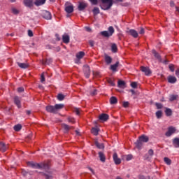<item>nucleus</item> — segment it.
<instances>
[{"mask_svg": "<svg viewBox=\"0 0 179 179\" xmlns=\"http://www.w3.org/2000/svg\"><path fill=\"white\" fill-rule=\"evenodd\" d=\"M27 164L29 167H31L32 169H39L43 170H48L50 169V164L47 162L38 164L34 162H28Z\"/></svg>", "mask_w": 179, "mask_h": 179, "instance_id": "1", "label": "nucleus"}, {"mask_svg": "<svg viewBox=\"0 0 179 179\" xmlns=\"http://www.w3.org/2000/svg\"><path fill=\"white\" fill-rule=\"evenodd\" d=\"M100 8L102 10H108L114 5L113 0H101Z\"/></svg>", "mask_w": 179, "mask_h": 179, "instance_id": "2", "label": "nucleus"}, {"mask_svg": "<svg viewBox=\"0 0 179 179\" xmlns=\"http://www.w3.org/2000/svg\"><path fill=\"white\" fill-rule=\"evenodd\" d=\"M114 31H115V30L114 29V27L110 26L108 28V31H101V34L103 37H111V36L114 34Z\"/></svg>", "mask_w": 179, "mask_h": 179, "instance_id": "3", "label": "nucleus"}, {"mask_svg": "<svg viewBox=\"0 0 179 179\" xmlns=\"http://www.w3.org/2000/svg\"><path fill=\"white\" fill-rule=\"evenodd\" d=\"M40 15L43 19H45L46 20H51V19L52 17L51 15V13H50V11L45 10H43L41 12Z\"/></svg>", "mask_w": 179, "mask_h": 179, "instance_id": "4", "label": "nucleus"}, {"mask_svg": "<svg viewBox=\"0 0 179 179\" xmlns=\"http://www.w3.org/2000/svg\"><path fill=\"white\" fill-rule=\"evenodd\" d=\"M83 72L85 78H87V79H89V78H90V66H89V65L87 64L84 65Z\"/></svg>", "mask_w": 179, "mask_h": 179, "instance_id": "5", "label": "nucleus"}, {"mask_svg": "<svg viewBox=\"0 0 179 179\" xmlns=\"http://www.w3.org/2000/svg\"><path fill=\"white\" fill-rule=\"evenodd\" d=\"M141 71L145 73V76H150V75H152V71L149 67L141 66Z\"/></svg>", "mask_w": 179, "mask_h": 179, "instance_id": "6", "label": "nucleus"}, {"mask_svg": "<svg viewBox=\"0 0 179 179\" xmlns=\"http://www.w3.org/2000/svg\"><path fill=\"white\" fill-rule=\"evenodd\" d=\"M176 133V129L173 127H169L168 131L166 132V136L170 137L173 134Z\"/></svg>", "mask_w": 179, "mask_h": 179, "instance_id": "7", "label": "nucleus"}, {"mask_svg": "<svg viewBox=\"0 0 179 179\" xmlns=\"http://www.w3.org/2000/svg\"><path fill=\"white\" fill-rule=\"evenodd\" d=\"M46 111L48 113H51L52 114H57V111L55 110V106H47L45 108Z\"/></svg>", "mask_w": 179, "mask_h": 179, "instance_id": "8", "label": "nucleus"}, {"mask_svg": "<svg viewBox=\"0 0 179 179\" xmlns=\"http://www.w3.org/2000/svg\"><path fill=\"white\" fill-rule=\"evenodd\" d=\"M23 3L27 8H33L34 6V3L33 0H24Z\"/></svg>", "mask_w": 179, "mask_h": 179, "instance_id": "9", "label": "nucleus"}, {"mask_svg": "<svg viewBox=\"0 0 179 179\" xmlns=\"http://www.w3.org/2000/svg\"><path fill=\"white\" fill-rule=\"evenodd\" d=\"M127 33H128L130 36H131L134 38H138V36H139V34H138V31H136V30L135 29H130L127 31Z\"/></svg>", "mask_w": 179, "mask_h": 179, "instance_id": "10", "label": "nucleus"}, {"mask_svg": "<svg viewBox=\"0 0 179 179\" xmlns=\"http://www.w3.org/2000/svg\"><path fill=\"white\" fill-rule=\"evenodd\" d=\"M113 157L115 164H121V159L118 158V155L117 154V152H115L113 154Z\"/></svg>", "mask_w": 179, "mask_h": 179, "instance_id": "11", "label": "nucleus"}, {"mask_svg": "<svg viewBox=\"0 0 179 179\" xmlns=\"http://www.w3.org/2000/svg\"><path fill=\"white\" fill-rule=\"evenodd\" d=\"M14 103L18 108H22V103L20 102V98H19V96L14 97Z\"/></svg>", "mask_w": 179, "mask_h": 179, "instance_id": "12", "label": "nucleus"}, {"mask_svg": "<svg viewBox=\"0 0 179 179\" xmlns=\"http://www.w3.org/2000/svg\"><path fill=\"white\" fill-rule=\"evenodd\" d=\"M86 8H87V3H86L85 2H80V3L78 5L79 10H85V9H86Z\"/></svg>", "mask_w": 179, "mask_h": 179, "instance_id": "13", "label": "nucleus"}, {"mask_svg": "<svg viewBox=\"0 0 179 179\" xmlns=\"http://www.w3.org/2000/svg\"><path fill=\"white\" fill-rule=\"evenodd\" d=\"M62 127L63 129H64L65 134H68V132H69V130L72 128V127H71L66 124H62Z\"/></svg>", "mask_w": 179, "mask_h": 179, "instance_id": "14", "label": "nucleus"}, {"mask_svg": "<svg viewBox=\"0 0 179 179\" xmlns=\"http://www.w3.org/2000/svg\"><path fill=\"white\" fill-rule=\"evenodd\" d=\"M65 106L63 103H57L55 105V110H56V113L59 111V110H62Z\"/></svg>", "mask_w": 179, "mask_h": 179, "instance_id": "15", "label": "nucleus"}, {"mask_svg": "<svg viewBox=\"0 0 179 179\" xmlns=\"http://www.w3.org/2000/svg\"><path fill=\"white\" fill-rule=\"evenodd\" d=\"M47 0H35L34 4L36 6H41V5H44V3H45V1Z\"/></svg>", "mask_w": 179, "mask_h": 179, "instance_id": "16", "label": "nucleus"}, {"mask_svg": "<svg viewBox=\"0 0 179 179\" xmlns=\"http://www.w3.org/2000/svg\"><path fill=\"white\" fill-rule=\"evenodd\" d=\"M8 149V146H6V144L3 142H0V151L1 152H6V150Z\"/></svg>", "mask_w": 179, "mask_h": 179, "instance_id": "17", "label": "nucleus"}, {"mask_svg": "<svg viewBox=\"0 0 179 179\" xmlns=\"http://www.w3.org/2000/svg\"><path fill=\"white\" fill-rule=\"evenodd\" d=\"M105 62L107 65H110L113 62V58L108 55H105Z\"/></svg>", "mask_w": 179, "mask_h": 179, "instance_id": "18", "label": "nucleus"}, {"mask_svg": "<svg viewBox=\"0 0 179 179\" xmlns=\"http://www.w3.org/2000/svg\"><path fill=\"white\" fill-rule=\"evenodd\" d=\"M62 40H63V43H64L65 44H68L70 41L69 35L68 34L63 35Z\"/></svg>", "mask_w": 179, "mask_h": 179, "instance_id": "19", "label": "nucleus"}, {"mask_svg": "<svg viewBox=\"0 0 179 179\" xmlns=\"http://www.w3.org/2000/svg\"><path fill=\"white\" fill-rule=\"evenodd\" d=\"M65 10L66 13H72V12H73V6H66Z\"/></svg>", "mask_w": 179, "mask_h": 179, "instance_id": "20", "label": "nucleus"}, {"mask_svg": "<svg viewBox=\"0 0 179 179\" xmlns=\"http://www.w3.org/2000/svg\"><path fill=\"white\" fill-rule=\"evenodd\" d=\"M109 116L108 115L106 114V113H103L101 115H99V120L101 121H107V120H108Z\"/></svg>", "mask_w": 179, "mask_h": 179, "instance_id": "21", "label": "nucleus"}, {"mask_svg": "<svg viewBox=\"0 0 179 179\" xmlns=\"http://www.w3.org/2000/svg\"><path fill=\"white\" fill-rule=\"evenodd\" d=\"M168 82H169V83L174 84V83H176V82H177V78L174 76H169L168 77Z\"/></svg>", "mask_w": 179, "mask_h": 179, "instance_id": "22", "label": "nucleus"}, {"mask_svg": "<svg viewBox=\"0 0 179 179\" xmlns=\"http://www.w3.org/2000/svg\"><path fill=\"white\" fill-rule=\"evenodd\" d=\"M165 114L166 117H171L173 115V110L169 108H165Z\"/></svg>", "mask_w": 179, "mask_h": 179, "instance_id": "23", "label": "nucleus"}, {"mask_svg": "<svg viewBox=\"0 0 179 179\" xmlns=\"http://www.w3.org/2000/svg\"><path fill=\"white\" fill-rule=\"evenodd\" d=\"M52 63V59L49 58L46 59V60H42L41 64L42 65H50V64Z\"/></svg>", "mask_w": 179, "mask_h": 179, "instance_id": "24", "label": "nucleus"}, {"mask_svg": "<svg viewBox=\"0 0 179 179\" xmlns=\"http://www.w3.org/2000/svg\"><path fill=\"white\" fill-rule=\"evenodd\" d=\"M118 65H120V62H117L115 64L110 66V69L113 72H117V69L118 68Z\"/></svg>", "mask_w": 179, "mask_h": 179, "instance_id": "25", "label": "nucleus"}, {"mask_svg": "<svg viewBox=\"0 0 179 179\" xmlns=\"http://www.w3.org/2000/svg\"><path fill=\"white\" fill-rule=\"evenodd\" d=\"M17 64L18 65L19 67H20L22 69H26L27 68H29V64L26 63H20V62H17Z\"/></svg>", "mask_w": 179, "mask_h": 179, "instance_id": "26", "label": "nucleus"}, {"mask_svg": "<svg viewBox=\"0 0 179 179\" xmlns=\"http://www.w3.org/2000/svg\"><path fill=\"white\" fill-rule=\"evenodd\" d=\"M139 140H141L142 142L147 143L149 142V137L145 135H142L139 137Z\"/></svg>", "mask_w": 179, "mask_h": 179, "instance_id": "27", "label": "nucleus"}, {"mask_svg": "<svg viewBox=\"0 0 179 179\" xmlns=\"http://www.w3.org/2000/svg\"><path fill=\"white\" fill-rule=\"evenodd\" d=\"M99 157L102 163H104V162H106V155H104V153H103L102 152H99Z\"/></svg>", "mask_w": 179, "mask_h": 179, "instance_id": "28", "label": "nucleus"}, {"mask_svg": "<svg viewBox=\"0 0 179 179\" xmlns=\"http://www.w3.org/2000/svg\"><path fill=\"white\" fill-rule=\"evenodd\" d=\"M135 145L137 149H142V146H143V142L139 139L135 143Z\"/></svg>", "mask_w": 179, "mask_h": 179, "instance_id": "29", "label": "nucleus"}, {"mask_svg": "<svg viewBox=\"0 0 179 179\" xmlns=\"http://www.w3.org/2000/svg\"><path fill=\"white\" fill-rule=\"evenodd\" d=\"M173 145L174 148H179V138H175L173 140Z\"/></svg>", "mask_w": 179, "mask_h": 179, "instance_id": "30", "label": "nucleus"}, {"mask_svg": "<svg viewBox=\"0 0 179 179\" xmlns=\"http://www.w3.org/2000/svg\"><path fill=\"white\" fill-rule=\"evenodd\" d=\"M94 143L98 149H104V144L103 143H100L99 141H96Z\"/></svg>", "mask_w": 179, "mask_h": 179, "instance_id": "31", "label": "nucleus"}, {"mask_svg": "<svg viewBox=\"0 0 179 179\" xmlns=\"http://www.w3.org/2000/svg\"><path fill=\"white\" fill-rule=\"evenodd\" d=\"M117 86L118 87H122V89L125 88V82L121 80H119L117 82Z\"/></svg>", "mask_w": 179, "mask_h": 179, "instance_id": "32", "label": "nucleus"}, {"mask_svg": "<svg viewBox=\"0 0 179 179\" xmlns=\"http://www.w3.org/2000/svg\"><path fill=\"white\" fill-rule=\"evenodd\" d=\"M110 104H117V103H118V99H117V97L115 96H112L110 99Z\"/></svg>", "mask_w": 179, "mask_h": 179, "instance_id": "33", "label": "nucleus"}, {"mask_svg": "<svg viewBox=\"0 0 179 179\" xmlns=\"http://www.w3.org/2000/svg\"><path fill=\"white\" fill-rule=\"evenodd\" d=\"M152 53L153 54L154 57L157 58V59H162L160 55L159 54V52H157L155 50H152Z\"/></svg>", "mask_w": 179, "mask_h": 179, "instance_id": "34", "label": "nucleus"}, {"mask_svg": "<svg viewBox=\"0 0 179 179\" xmlns=\"http://www.w3.org/2000/svg\"><path fill=\"white\" fill-rule=\"evenodd\" d=\"M92 12L94 13V16H97V15L100 13V9L99 8V7H94L92 10Z\"/></svg>", "mask_w": 179, "mask_h": 179, "instance_id": "35", "label": "nucleus"}, {"mask_svg": "<svg viewBox=\"0 0 179 179\" xmlns=\"http://www.w3.org/2000/svg\"><path fill=\"white\" fill-rule=\"evenodd\" d=\"M83 57H85V53H84V52H82V51L79 52L76 55V58H78V59H82V58H83Z\"/></svg>", "mask_w": 179, "mask_h": 179, "instance_id": "36", "label": "nucleus"}, {"mask_svg": "<svg viewBox=\"0 0 179 179\" xmlns=\"http://www.w3.org/2000/svg\"><path fill=\"white\" fill-rule=\"evenodd\" d=\"M111 51L112 52H117V51H118V48H117V45L115 43L112 44Z\"/></svg>", "mask_w": 179, "mask_h": 179, "instance_id": "37", "label": "nucleus"}, {"mask_svg": "<svg viewBox=\"0 0 179 179\" xmlns=\"http://www.w3.org/2000/svg\"><path fill=\"white\" fill-rule=\"evenodd\" d=\"M13 129L16 132H19V131L22 129V124H16L14 126Z\"/></svg>", "mask_w": 179, "mask_h": 179, "instance_id": "38", "label": "nucleus"}, {"mask_svg": "<svg viewBox=\"0 0 179 179\" xmlns=\"http://www.w3.org/2000/svg\"><path fill=\"white\" fill-rule=\"evenodd\" d=\"M92 134H93V135H95V136H97V135H99V129L97 128H92L91 130Z\"/></svg>", "mask_w": 179, "mask_h": 179, "instance_id": "39", "label": "nucleus"}, {"mask_svg": "<svg viewBox=\"0 0 179 179\" xmlns=\"http://www.w3.org/2000/svg\"><path fill=\"white\" fill-rule=\"evenodd\" d=\"M155 115L157 118L159 120V118H162V115H163V112H162V110H158L156 112Z\"/></svg>", "mask_w": 179, "mask_h": 179, "instance_id": "40", "label": "nucleus"}, {"mask_svg": "<svg viewBox=\"0 0 179 179\" xmlns=\"http://www.w3.org/2000/svg\"><path fill=\"white\" fill-rule=\"evenodd\" d=\"M164 162L167 164L168 166H170L171 164V159H170L169 157H164Z\"/></svg>", "mask_w": 179, "mask_h": 179, "instance_id": "41", "label": "nucleus"}, {"mask_svg": "<svg viewBox=\"0 0 179 179\" xmlns=\"http://www.w3.org/2000/svg\"><path fill=\"white\" fill-rule=\"evenodd\" d=\"M64 99H65V96L62 94H59L57 95V100H59V101H62V100H64Z\"/></svg>", "mask_w": 179, "mask_h": 179, "instance_id": "42", "label": "nucleus"}, {"mask_svg": "<svg viewBox=\"0 0 179 179\" xmlns=\"http://www.w3.org/2000/svg\"><path fill=\"white\" fill-rule=\"evenodd\" d=\"M177 97H178V95H170L169 101H174V100H177Z\"/></svg>", "mask_w": 179, "mask_h": 179, "instance_id": "43", "label": "nucleus"}, {"mask_svg": "<svg viewBox=\"0 0 179 179\" xmlns=\"http://www.w3.org/2000/svg\"><path fill=\"white\" fill-rule=\"evenodd\" d=\"M11 11L13 15H19V10L16 9L15 8H12Z\"/></svg>", "mask_w": 179, "mask_h": 179, "instance_id": "44", "label": "nucleus"}, {"mask_svg": "<svg viewBox=\"0 0 179 179\" xmlns=\"http://www.w3.org/2000/svg\"><path fill=\"white\" fill-rule=\"evenodd\" d=\"M131 87H133V89H136V87H138V83L132 82L131 83Z\"/></svg>", "mask_w": 179, "mask_h": 179, "instance_id": "45", "label": "nucleus"}, {"mask_svg": "<svg viewBox=\"0 0 179 179\" xmlns=\"http://www.w3.org/2000/svg\"><path fill=\"white\" fill-rule=\"evenodd\" d=\"M155 106L158 110L163 108V105L162 103H156Z\"/></svg>", "mask_w": 179, "mask_h": 179, "instance_id": "46", "label": "nucleus"}, {"mask_svg": "<svg viewBox=\"0 0 179 179\" xmlns=\"http://www.w3.org/2000/svg\"><path fill=\"white\" fill-rule=\"evenodd\" d=\"M92 5H97L99 3L98 0H89Z\"/></svg>", "mask_w": 179, "mask_h": 179, "instance_id": "47", "label": "nucleus"}, {"mask_svg": "<svg viewBox=\"0 0 179 179\" xmlns=\"http://www.w3.org/2000/svg\"><path fill=\"white\" fill-rule=\"evenodd\" d=\"M21 174H22V176L24 177H26V176H27V174H29V172L26 171V170L22 169L21 171Z\"/></svg>", "mask_w": 179, "mask_h": 179, "instance_id": "48", "label": "nucleus"}, {"mask_svg": "<svg viewBox=\"0 0 179 179\" xmlns=\"http://www.w3.org/2000/svg\"><path fill=\"white\" fill-rule=\"evenodd\" d=\"M138 178H139V179H150V176H148V177L146 178V177H145V176H143V175H140V176H138Z\"/></svg>", "mask_w": 179, "mask_h": 179, "instance_id": "49", "label": "nucleus"}, {"mask_svg": "<svg viewBox=\"0 0 179 179\" xmlns=\"http://www.w3.org/2000/svg\"><path fill=\"white\" fill-rule=\"evenodd\" d=\"M73 111L76 113L77 115H79L80 114V110L78 108H74Z\"/></svg>", "mask_w": 179, "mask_h": 179, "instance_id": "50", "label": "nucleus"}, {"mask_svg": "<svg viewBox=\"0 0 179 179\" xmlns=\"http://www.w3.org/2000/svg\"><path fill=\"white\" fill-rule=\"evenodd\" d=\"M41 82L43 83V82H45V77L44 76V73H42L41 76Z\"/></svg>", "mask_w": 179, "mask_h": 179, "instance_id": "51", "label": "nucleus"}, {"mask_svg": "<svg viewBox=\"0 0 179 179\" xmlns=\"http://www.w3.org/2000/svg\"><path fill=\"white\" fill-rule=\"evenodd\" d=\"M43 176H45L46 179H52V176L48 175L47 173H43Z\"/></svg>", "mask_w": 179, "mask_h": 179, "instance_id": "52", "label": "nucleus"}, {"mask_svg": "<svg viewBox=\"0 0 179 179\" xmlns=\"http://www.w3.org/2000/svg\"><path fill=\"white\" fill-rule=\"evenodd\" d=\"M126 160L127 162H129V160H132V155H128L126 156Z\"/></svg>", "mask_w": 179, "mask_h": 179, "instance_id": "53", "label": "nucleus"}, {"mask_svg": "<svg viewBox=\"0 0 179 179\" xmlns=\"http://www.w3.org/2000/svg\"><path fill=\"white\" fill-rule=\"evenodd\" d=\"M91 96H96V94H97V90L94 89V90L92 92H91Z\"/></svg>", "mask_w": 179, "mask_h": 179, "instance_id": "54", "label": "nucleus"}, {"mask_svg": "<svg viewBox=\"0 0 179 179\" xmlns=\"http://www.w3.org/2000/svg\"><path fill=\"white\" fill-rule=\"evenodd\" d=\"M18 93H22V92H24V88L23 87H20L17 89Z\"/></svg>", "mask_w": 179, "mask_h": 179, "instance_id": "55", "label": "nucleus"}, {"mask_svg": "<svg viewBox=\"0 0 179 179\" xmlns=\"http://www.w3.org/2000/svg\"><path fill=\"white\" fill-rule=\"evenodd\" d=\"M129 106V102L128 101H124L123 103V107H124L125 108H127V107H128Z\"/></svg>", "mask_w": 179, "mask_h": 179, "instance_id": "56", "label": "nucleus"}, {"mask_svg": "<svg viewBox=\"0 0 179 179\" xmlns=\"http://www.w3.org/2000/svg\"><path fill=\"white\" fill-rule=\"evenodd\" d=\"M169 67L171 72H174V66L173 64H169Z\"/></svg>", "mask_w": 179, "mask_h": 179, "instance_id": "57", "label": "nucleus"}, {"mask_svg": "<svg viewBox=\"0 0 179 179\" xmlns=\"http://www.w3.org/2000/svg\"><path fill=\"white\" fill-rule=\"evenodd\" d=\"M139 34H145V29L143 28H140V31H139Z\"/></svg>", "mask_w": 179, "mask_h": 179, "instance_id": "58", "label": "nucleus"}, {"mask_svg": "<svg viewBox=\"0 0 179 179\" xmlns=\"http://www.w3.org/2000/svg\"><path fill=\"white\" fill-rule=\"evenodd\" d=\"M28 36H29V37H33V31L29 29L28 30Z\"/></svg>", "mask_w": 179, "mask_h": 179, "instance_id": "59", "label": "nucleus"}, {"mask_svg": "<svg viewBox=\"0 0 179 179\" xmlns=\"http://www.w3.org/2000/svg\"><path fill=\"white\" fill-rule=\"evenodd\" d=\"M148 155H149V156H151V157L153 156V155H154L153 150H152V149L149 150Z\"/></svg>", "mask_w": 179, "mask_h": 179, "instance_id": "60", "label": "nucleus"}, {"mask_svg": "<svg viewBox=\"0 0 179 179\" xmlns=\"http://www.w3.org/2000/svg\"><path fill=\"white\" fill-rule=\"evenodd\" d=\"M89 44L90 45V47H94V41H89Z\"/></svg>", "mask_w": 179, "mask_h": 179, "instance_id": "61", "label": "nucleus"}, {"mask_svg": "<svg viewBox=\"0 0 179 179\" xmlns=\"http://www.w3.org/2000/svg\"><path fill=\"white\" fill-rule=\"evenodd\" d=\"M31 138H33V134H30L29 135H28V136H27V139L28 141H31Z\"/></svg>", "mask_w": 179, "mask_h": 179, "instance_id": "62", "label": "nucleus"}, {"mask_svg": "<svg viewBox=\"0 0 179 179\" xmlns=\"http://www.w3.org/2000/svg\"><path fill=\"white\" fill-rule=\"evenodd\" d=\"M175 6H176V4H174V1H171V2H170V6H171V8H174Z\"/></svg>", "mask_w": 179, "mask_h": 179, "instance_id": "63", "label": "nucleus"}, {"mask_svg": "<svg viewBox=\"0 0 179 179\" xmlns=\"http://www.w3.org/2000/svg\"><path fill=\"white\" fill-rule=\"evenodd\" d=\"M68 121L69 122H75V121L73 120V118H71V117L68 118Z\"/></svg>", "mask_w": 179, "mask_h": 179, "instance_id": "64", "label": "nucleus"}]
</instances>
